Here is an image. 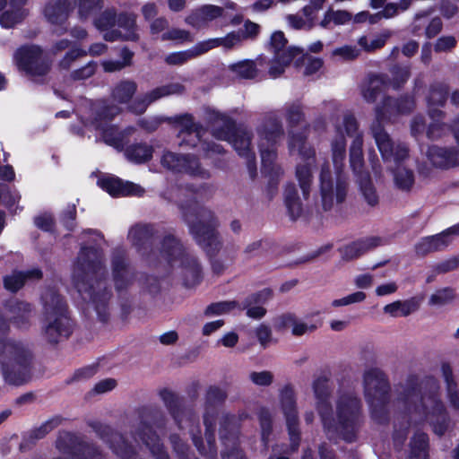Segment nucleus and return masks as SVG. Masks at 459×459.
<instances>
[{
  "label": "nucleus",
  "instance_id": "nucleus-42",
  "mask_svg": "<svg viewBox=\"0 0 459 459\" xmlns=\"http://www.w3.org/2000/svg\"><path fill=\"white\" fill-rule=\"evenodd\" d=\"M116 29L121 32L119 39L137 40L136 18L134 14L120 13L117 18Z\"/></svg>",
  "mask_w": 459,
  "mask_h": 459
},
{
  "label": "nucleus",
  "instance_id": "nucleus-27",
  "mask_svg": "<svg viewBox=\"0 0 459 459\" xmlns=\"http://www.w3.org/2000/svg\"><path fill=\"white\" fill-rule=\"evenodd\" d=\"M27 0H0V10H4L0 16V24L11 28L20 22L27 14L24 5Z\"/></svg>",
  "mask_w": 459,
  "mask_h": 459
},
{
  "label": "nucleus",
  "instance_id": "nucleus-64",
  "mask_svg": "<svg viewBox=\"0 0 459 459\" xmlns=\"http://www.w3.org/2000/svg\"><path fill=\"white\" fill-rule=\"evenodd\" d=\"M459 267V256L450 257L433 265L435 274L445 273Z\"/></svg>",
  "mask_w": 459,
  "mask_h": 459
},
{
  "label": "nucleus",
  "instance_id": "nucleus-19",
  "mask_svg": "<svg viewBox=\"0 0 459 459\" xmlns=\"http://www.w3.org/2000/svg\"><path fill=\"white\" fill-rule=\"evenodd\" d=\"M459 236V223L442 232L420 238L414 247L418 255L424 256L429 253L445 250Z\"/></svg>",
  "mask_w": 459,
  "mask_h": 459
},
{
  "label": "nucleus",
  "instance_id": "nucleus-9",
  "mask_svg": "<svg viewBox=\"0 0 459 459\" xmlns=\"http://www.w3.org/2000/svg\"><path fill=\"white\" fill-rule=\"evenodd\" d=\"M332 425L338 429L336 435L330 439L342 437L351 442L355 439L356 430L361 415V403L357 395L351 392L342 393L336 403V418L328 410Z\"/></svg>",
  "mask_w": 459,
  "mask_h": 459
},
{
  "label": "nucleus",
  "instance_id": "nucleus-59",
  "mask_svg": "<svg viewBox=\"0 0 459 459\" xmlns=\"http://www.w3.org/2000/svg\"><path fill=\"white\" fill-rule=\"evenodd\" d=\"M444 118V116L437 119V117L435 119H431L432 122L429 124V126L427 128L426 134L429 139L430 140H437L443 137L446 132L449 130V126L443 123L442 120Z\"/></svg>",
  "mask_w": 459,
  "mask_h": 459
},
{
  "label": "nucleus",
  "instance_id": "nucleus-41",
  "mask_svg": "<svg viewBox=\"0 0 459 459\" xmlns=\"http://www.w3.org/2000/svg\"><path fill=\"white\" fill-rule=\"evenodd\" d=\"M441 371L446 383L448 402L453 408L459 410V389L454 377L452 367L447 363L443 364Z\"/></svg>",
  "mask_w": 459,
  "mask_h": 459
},
{
  "label": "nucleus",
  "instance_id": "nucleus-3",
  "mask_svg": "<svg viewBox=\"0 0 459 459\" xmlns=\"http://www.w3.org/2000/svg\"><path fill=\"white\" fill-rule=\"evenodd\" d=\"M399 401L407 408L414 422L429 423L437 435H443L446 430L449 419L436 393L421 394L416 387H408L400 394Z\"/></svg>",
  "mask_w": 459,
  "mask_h": 459
},
{
  "label": "nucleus",
  "instance_id": "nucleus-37",
  "mask_svg": "<svg viewBox=\"0 0 459 459\" xmlns=\"http://www.w3.org/2000/svg\"><path fill=\"white\" fill-rule=\"evenodd\" d=\"M393 174L394 186L402 191H410L415 182L414 172L412 169L403 165V162L394 164V168H390Z\"/></svg>",
  "mask_w": 459,
  "mask_h": 459
},
{
  "label": "nucleus",
  "instance_id": "nucleus-28",
  "mask_svg": "<svg viewBox=\"0 0 459 459\" xmlns=\"http://www.w3.org/2000/svg\"><path fill=\"white\" fill-rule=\"evenodd\" d=\"M390 78L387 74H375L360 86V94L365 101L373 103L381 92L389 89Z\"/></svg>",
  "mask_w": 459,
  "mask_h": 459
},
{
  "label": "nucleus",
  "instance_id": "nucleus-54",
  "mask_svg": "<svg viewBox=\"0 0 459 459\" xmlns=\"http://www.w3.org/2000/svg\"><path fill=\"white\" fill-rule=\"evenodd\" d=\"M152 235V228L148 225H136L131 228L128 237L133 245L142 247L145 245Z\"/></svg>",
  "mask_w": 459,
  "mask_h": 459
},
{
  "label": "nucleus",
  "instance_id": "nucleus-58",
  "mask_svg": "<svg viewBox=\"0 0 459 459\" xmlns=\"http://www.w3.org/2000/svg\"><path fill=\"white\" fill-rule=\"evenodd\" d=\"M238 305L236 301H222L212 303L206 307L204 310V315L207 316L224 315L232 311L238 307Z\"/></svg>",
  "mask_w": 459,
  "mask_h": 459
},
{
  "label": "nucleus",
  "instance_id": "nucleus-8",
  "mask_svg": "<svg viewBox=\"0 0 459 459\" xmlns=\"http://www.w3.org/2000/svg\"><path fill=\"white\" fill-rule=\"evenodd\" d=\"M182 209L185 221L198 244L207 254H215L221 247V242L215 232L217 221L212 212L204 208L196 209L195 206L186 208L182 205Z\"/></svg>",
  "mask_w": 459,
  "mask_h": 459
},
{
  "label": "nucleus",
  "instance_id": "nucleus-47",
  "mask_svg": "<svg viewBox=\"0 0 459 459\" xmlns=\"http://www.w3.org/2000/svg\"><path fill=\"white\" fill-rule=\"evenodd\" d=\"M392 34V31L385 30L378 34L361 36L358 44L365 51L372 52L383 48Z\"/></svg>",
  "mask_w": 459,
  "mask_h": 459
},
{
  "label": "nucleus",
  "instance_id": "nucleus-51",
  "mask_svg": "<svg viewBox=\"0 0 459 459\" xmlns=\"http://www.w3.org/2000/svg\"><path fill=\"white\" fill-rule=\"evenodd\" d=\"M230 71L242 79H254L258 74L256 65L252 60H243L230 65Z\"/></svg>",
  "mask_w": 459,
  "mask_h": 459
},
{
  "label": "nucleus",
  "instance_id": "nucleus-4",
  "mask_svg": "<svg viewBox=\"0 0 459 459\" xmlns=\"http://www.w3.org/2000/svg\"><path fill=\"white\" fill-rule=\"evenodd\" d=\"M32 355L28 345L0 337V364L4 379L9 385H20L30 375Z\"/></svg>",
  "mask_w": 459,
  "mask_h": 459
},
{
  "label": "nucleus",
  "instance_id": "nucleus-49",
  "mask_svg": "<svg viewBox=\"0 0 459 459\" xmlns=\"http://www.w3.org/2000/svg\"><path fill=\"white\" fill-rule=\"evenodd\" d=\"M140 437L157 459H169L162 445L160 443L159 437L152 433L151 428L144 427L143 432L140 434Z\"/></svg>",
  "mask_w": 459,
  "mask_h": 459
},
{
  "label": "nucleus",
  "instance_id": "nucleus-56",
  "mask_svg": "<svg viewBox=\"0 0 459 459\" xmlns=\"http://www.w3.org/2000/svg\"><path fill=\"white\" fill-rule=\"evenodd\" d=\"M391 73L392 77H389V89L392 88L394 90L401 89L411 75L410 68L408 66H396L393 68Z\"/></svg>",
  "mask_w": 459,
  "mask_h": 459
},
{
  "label": "nucleus",
  "instance_id": "nucleus-21",
  "mask_svg": "<svg viewBox=\"0 0 459 459\" xmlns=\"http://www.w3.org/2000/svg\"><path fill=\"white\" fill-rule=\"evenodd\" d=\"M163 167L179 172H186L194 177L209 178V172L201 169L195 157L191 155H178L173 152H165L161 158Z\"/></svg>",
  "mask_w": 459,
  "mask_h": 459
},
{
  "label": "nucleus",
  "instance_id": "nucleus-32",
  "mask_svg": "<svg viewBox=\"0 0 459 459\" xmlns=\"http://www.w3.org/2000/svg\"><path fill=\"white\" fill-rule=\"evenodd\" d=\"M321 323H312L308 318L302 320L295 315L286 314L279 318L278 327L281 329H290L291 333L295 336H301L307 333H312L320 326Z\"/></svg>",
  "mask_w": 459,
  "mask_h": 459
},
{
  "label": "nucleus",
  "instance_id": "nucleus-44",
  "mask_svg": "<svg viewBox=\"0 0 459 459\" xmlns=\"http://www.w3.org/2000/svg\"><path fill=\"white\" fill-rule=\"evenodd\" d=\"M102 438L105 442L110 444L111 449L118 456L127 459L131 453V447L126 443L124 437L117 432H113L109 428L105 427Z\"/></svg>",
  "mask_w": 459,
  "mask_h": 459
},
{
  "label": "nucleus",
  "instance_id": "nucleus-20",
  "mask_svg": "<svg viewBox=\"0 0 459 459\" xmlns=\"http://www.w3.org/2000/svg\"><path fill=\"white\" fill-rule=\"evenodd\" d=\"M279 403L286 418L290 440L295 448L298 446L299 428L295 392L292 386L287 385L280 389Z\"/></svg>",
  "mask_w": 459,
  "mask_h": 459
},
{
  "label": "nucleus",
  "instance_id": "nucleus-10",
  "mask_svg": "<svg viewBox=\"0 0 459 459\" xmlns=\"http://www.w3.org/2000/svg\"><path fill=\"white\" fill-rule=\"evenodd\" d=\"M121 109L116 105L101 102L94 106L91 117L85 125L98 132L102 141L117 150L124 147V134L111 125V120L120 113Z\"/></svg>",
  "mask_w": 459,
  "mask_h": 459
},
{
  "label": "nucleus",
  "instance_id": "nucleus-26",
  "mask_svg": "<svg viewBox=\"0 0 459 459\" xmlns=\"http://www.w3.org/2000/svg\"><path fill=\"white\" fill-rule=\"evenodd\" d=\"M384 239L379 237H367L352 242L341 249L342 258L346 261L357 259L364 254L380 247Z\"/></svg>",
  "mask_w": 459,
  "mask_h": 459
},
{
  "label": "nucleus",
  "instance_id": "nucleus-23",
  "mask_svg": "<svg viewBox=\"0 0 459 459\" xmlns=\"http://www.w3.org/2000/svg\"><path fill=\"white\" fill-rule=\"evenodd\" d=\"M184 91V86L180 83H169L152 89L143 96L134 100L129 108L135 114L143 113L149 105L160 100L161 98L170 95L180 94Z\"/></svg>",
  "mask_w": 459,
  "mask_h": 459
},
{
  "label": "nucleus",
  "instance_id": "nucleus-62",
  "mask_svg": "<svg viewBox=\"0 0 459 459\" xmlns=\"http://www.w3.org/2000/svg\"><path fill=\"white\" fill-rule=\"evenodd\" d=\"M259 421L261 427L262 441L264 444V446H266L269 441V436L272 432V419L270 412L267 410L262 409L260 411Z\"/></svg>",
  "mask_w": 459,
  "mask_h": 459
},
{
  "label": "nucleus",
  "instance_id": "nucleus-5",
  "mask_svg": "<svg viewBox=\"0 0 459 459\" xmlns=\"http://www.w3.org/2000/svg\"><path fill=\"white\" fill-rule=\"evenodd\" d=\"M207 119L212 124L214 137L230 143L236 152L247 159L248 169L252 174L255 170V154L249 148V132L242 128L236 129L233 121L230 117L215 110L207 112Z\"/></svg>",
  "mask_w": 459,
  "mask_h": 459
},
{
  "label": "nucleus",
  "instance_id": "nucleus-60",
  "mask_svg": "<svg viewBox=\"0 0 459 459\" xmlns=\"http://www.w3.org/2000/svg\"><path fill=\"white\" fill-rule=\"evenodd\" d=\"M160 39L161 40H172L178 43L192 42L194 40L189 31L178 28L168 30L161 35Z\"/></svg>",
  "mask_w": 459,
  "mask_h": 459
},
{
  "label": "nucleus",
  "instance_id": "nucleus-30",
  "mask_svg": "<svg viewBox=\"0 0 459 459\" xmlns=\"http://www.w3.org/2000/svg\"><path fill=\"white\" fill-rule=\"evenodd\" d=\"M223 9L212 5L205 4L193 11L185 22L195 29L205 27L210 22L222 15Z\"/></svg>",
  "mask_w": 459,
  "mask_h": 459
},
{
  "label": "nucleus",
  "instance_id": "nucleus-13",
  "mask_svg": "<svg viewBox=\"0 0 459 459\" xmlns=\"http://www.w3.org/2000/svg\"><path fill=\"white\" fill-rule=\"evenodd\" d=\"M365 398L370 407L372 418L382 422L387 413L389 385L384 374L371 368L364 374Z\"/></svg>",
  "mask_w": 459,
  "mask_h": 459
},
{
  "label": "nucleus",
  "instance_id": "nucleus-31",
  "mask_svg": "<svg viewBox=\"0 0 459 459\" xmlns=\"http://www.w3.org/2000/svg\"><path fill=\"white\" fill-rule=\"evenodd\" d=\"M67 0H51L44 9V16L54 26L57 33L65 30L62 26L68 18L69 9L66 6Z\"/></svg>",
  "mask_w": 459,
  "mask_h": 459
},
{
  "label": "nucleus",
  "instance_id": "nucleus-22",
  "mask_svg": "<svg viewBox=\"0 0 459 459\" xmlns=\"http://www.w3.org/2000/svg\"><path fill=\"white\" fill-rule=\"evenodd\" d=\"M315 396L317 400V409L322 419L324 430L327 437H333L336 435L338 429L332 425V419L328 415L330 395V385L328 380L325 377H319L313 383Z\"/></svg>",
  "mask_w": 459,
  "mask_h": 459
},
{
  "label": "nucleus",
  "instance_id": "nucleus-45",
  "mask_svg": "<svg viewBox=\"0 0 459 459\" xmlns=\"http://www.w3.org/2000/svg\"><path fill=\"white\" fill-rule=\"evenodd\" d=\"M10 311L13 314L12 321L14 325L21 329L28 327L31 313L30 304L22 301H13L10 304Z\"/></svg>",
  "mask_w": 459,
  "mask_h": 459
},
{
  "label": "nucleus",
  "instance_id": "nucleus-40",
  "mask_svg": "<svg viewBox=\"0 0 459 459\" xmlns=\"http://www.w3.org/2000/svg\"><path fill=\"white\" fill-rule=\"evenodd\" d=\"M351 19L352 15L348 11L328 8L324 13V16L319 22V26L324 29L332 30L335 26L348 24Z\"/></svg>",
  "mask_w": 459,
  "mask_h": 459
},
{
  "label": "nucleus",
  "instance_id": "nucleus-39",
  "mask_svg": "<svg viewBox=\"0 0 459 459\" xmlns=\"http://www.w3.org/2000/svg\"><path fill=\"white\" fill-rule=\"evenodd\" d=\"M203 54L204 53L203 51L201 42H198L194 47L186 50L169 53L164 57V61L168 65L179 66Z\"/></svg>",
  "mask_w": 459,
  "mask_h": 459
},
{
  "label": "nucleus",
  "instance_id": "nucleus-17",
  "mask_svg": "<svg viewBox=\"0 0 459 459\" xmlns=\"http://www.w3.org/2000/svg\"><path fill=\"white\" fill-rule=\"evenodd\" d=\"M415 108L412 97L405 95L399 99L385 97L375 108V120L379 123L394 122L398 116L408 115Z\"/></svg>",
  "mask_w": 459,
  "mask_h": 459
},
{
  "label": "nucleus",
  "instance_id": "nucleus-16",
  "mask_svg": "<svg viewBox=\"0 0 459 459\" xmlns=\"http://www.w3.org/2000/svg\"><path fill=\"white\" fill-rule=\"evenodd\" d=\"M270 48L273 52V59L269 67L270 76H280L291 61L301 56V50L295 47H287V39L282 31H275L271 36Z\"/></svg>",
  "mask_w": 459,
  "mask_h": 459
},
{
  "label": "nucleus",
  "instance_id": "nucleus-24",
  "mask_svg": "<svg viewBox=\"0 0 459 459\" xmlns=\"http://www.w3.org/2000/svg\"><path fill=\"white\" fill-rule=\"evenodd\" d=\"M425 156L433 167L438 169L459 166V149L432 144L428 146Z\"/></svg>",
  "mask_w": 459,
  "mask_h": 459
},
{
  "label": "nucleus",
  "instance_id": "nucleus-29",
  "mask_svg": "<svg viewBox=\"0 0 459 459\" xmlns=\"http://www.w3.org/2000/svg\"><path fill=\"white\" fill-rule=\"evenodd\" d=\"M117 14L113 9H106L94 19L95 27L103 33L107 41L120 39L121 32L116 29Z\"/></svg>",
  "mask_w": 459,
  "mask_h": 459
},
{
  "label": "nucleus",
  "instance_id": "nucleus-63",
  "mask_svg": "<svg viewBox=\"0 0 459 459\" xmlns=\"http://www.w3.org/2000/svg\"><path fill=\"white\" fill-rule=\"evenodd\" d=\"M250 381L259 386H268L273 381V375L270 371H252L249 374Z\"/></svg>",
  "mask_w": 459,
  "mask_h": 459
},
{
  "label": "nucleus",
  "instance_id": "nucleus-11",
  "mask_svg": "<svg viewBox=\"0 0 459 459\" xmlns=\"http://www.w3.org/2000/svg\"><path fill=\"white\" fill-rule=\"evenodd\" d=\"M289 150L291 154L298 153L299 161L296 167V178L304 199H307L313 183V169L316 165V152L306 142L302 134L289 133Z\"/></svg>",
  "mask_w": 459,
  "mask_h": 459
},
{
  "label": "nucleus",
  "instance_id": "nucleus-14",
  "mask_svg": "<svg viewBox=\"0 0 459 459\" xmlns=\"http://www.w3.org/2000/svg\"><path fill=\"white\" fill-rule=\"evenodd\" d=\"M369 132L385 163L398 164L404 162L409 158L407 145L401 142H394L385 130L382 123L373 121Z\"/></svg>",
  "mask_w": 459,
  "mask_h": 459
},
{
  "label": "nucleus",
  "instance_id": "nucleus-48",
  "mask_svg": "<svg viewBox=\"0 0 459 459\" xmlns=\"http://www.w3.org/2000/svg\"><path fill=\"white\" fill-rule=\"evenodd\" d=\"M428 457V437L425 433L417 432L410 442V452L408 459H427Z\"/></svg>",
  "mask_w": 459,
  "mask_h": 459
},
{
  "label": "nucleus",
  "instance_id": "nucleus-52",
  "mask_svg": "<svg viewBox=\"0 0 459 459\" xmlns=\"http://www.w3.org/2000/svg\"><path fill=\"white\" fill-rule=\"evenodd\" d=\"M137 84L133 81H123L113 90V99L119 103L127 102L135 93Z\"/></svg>",
  "mask_w": 459,
  "mask_h": 459
},
{
  "label": "nucleus",
  "instance_id": "nucleus-18",
  "mask_svg": "<svg viewBox=\"0 0 459 459\" xmlns=\"http://www.w3.org/2000/svg\"><path fill=\"white\" fill-rule=\"evenodd\" d=\"M15 59L19 68L33 77L44 75L49 69L48 60L37 46L20 48L15 55Z\"/></svg>",
  "mask_w": 459,
  "mask_h": 459
},
{
  "label": "nucleus",
  "instance_id": "nucleus-61",
  "mask_svg": "<svg viewBox=\"0 0 459 459\" xmlns=\"http://www.w3.org/2000/svg\"><path fill=\"white\" fill-rule=\"evenodd\" d=\"M332 56L340 61H351L359 56V50L355 46L345 45L335 48Z\"/></svg>",
  "mask_w": 459,
  "mask_h": 459
},
{
  "label": "nucleus",
  "instance_id": "nucleus-6",
  "mask_svg": "<svg viewBox=\"0 0 459 459\" xmlns=\"http://www.w3.org/2000/svg\"><path fill=\"white\" fill-rule=\"evenodd\" d=\"M258 148L261 154L262 171L267 175H279L281 168L276 164V144L283 136L280 117L267 114L257 129Z\"/></svg>",
  "mask_w": 459,
  "mask_h": 459
},
{
  "label": "nucleus",
  "instance_id": "nucleus-15",
  "mask_svg": "<svg viewBox=\"0 0 459 459\" xmlns=\"http://www.w3.org/2000/svg\"><path fill=\"white\" fill-rule=\"evenodd\" d=\"M369 132L385 163L398 164L404 162L409 158L407 145L401 142H394L385 130L382 123L373 121Z\"/></svg>",
  "mask_w": 459,
  "mask_h": 459
},
{
  "label": "nucleus",
  "instance_id": "nucleus-57",
  "mask_svg": "<svg viewBox=\"0 0 459 459\" xmlns=\"http://www.w3.org/2000/svg\"><path fill=\"white\" fill-rule=\"evenodd\" d=\"M367 295L361 290L350 293L342 298L335 299L331 302L333 307H347L353 304L362 303L366 300Z\"/></svg>",
  "mask_w": 459,
  "mask_h": 459
},
{
  "label": "nucleus",
  "instance_id": "nucleus-34",
  "mask_svg": "<svg viewBox=\"0 0 459 459\" xmlns=\"http://www.w3.org/2000/svg\"><path fill=\"white\" fill-rule=\"evenodd\" d=\"M113 278L117 291L127 289L133 282L134 273L123 257H116L112 262Z\"/></svg>",
  "mask_w": 459,
  "mask_h": 459
},
{
  "label": "nucleus",
  "instance_id": "nucleus-50",
  "mask_svg": "<svg viewBox=\"0 0 459 459\" xmlns=\"http://www.w3.org/2000/svg\"><path fill=\"white\" fill-rule=\"evenodd\" d=\"M126 158L135 163H143L152 156V148L148 144L138 143L128 147L126 151Z\"/></svg>",
  "mask_w": 459,
  "mask_h": 459
},
{
  "label": "nucleus",
  "instance_id": "nucleus-43",
  "mask_svg": "<svg viewBox=\"0 0 459 459\" xmlns=\"http://www.w3.org/2000/svg\"><path fill=\"white\" fill-rule=\"evenodd\" d=\"M41 272L39 269H33L26 273L13 272L12 274L4 278V288L12 292L20 290L26 280L41 278Z\"/></svg>",
  "mask_w": 459,
  "mask_h": 459
},
{
  "label": "nucleus",
  "instance_id": "nucleus-12",
  "mask_svg": "<svg viewBox=\"0 0 459 459\" xmlns=\"http://www.w3.org/2000/svg\"><path fill=\"white\" fill-rule=\"evenodd\" d=\"M152 255H157L160 263L167 264L172 269L181 268L182 271H186V274L192 278V281H186V285L190 286L197 281L199 268L195 259L185 253L182 244L173 235L165 236L160 242L158 254L153 252Z\"/></svg>",
  "mask_w": 459,
  "mask_h": 459
},
{
  "label": "nucleus",
  "instance_id": "nucleus-2",
  "mask_svg": "<svg viewBox=\"0 0 459 459\" xmlns=\"http://www.w3.org/2000/svg\"><path fill=\"white\" fill-rule=\"evenodd\" d=\"M103 275L102 253L95 247H83L74 270V280L82 299L96 311L101 321L108 318L111 297Z\"/></svg>",
  "mask_w": 459,
  "mask_h": 459
},
{
  "label": "nucleus",
  "instance_id": "nucleus-46",
  "mask_svg": "<svg viewBox=\"0 0 459 459\" xmlns=\"http://www.w3.org/2000/svg\"><path fill=\"white\" fill-rule=\"evenodd\" d=\"M284 201L290 217L296 220L303 212V204L298 195V191L294 185H288L284 192Z\"/></svg>",
  "mask_w": 459,
  "mask_h": 459
},
{
  "label": "nucleus",
  "instance_id": "nucleus-7",
  "mask_svg": "<svg viewBox=\"0 0 459 459\" xmlns=\"http://www.w3.org/2000/svg\"><path fill=\"white\" fill-rule=\"evenodd\" d=\"M44 307V333L50 342H57L69 336L72 323L66 315V306L55 290H47L42 295Z\"/></svg>",
  "mask_w": 459,
  "mask_h": 459
},
{
  "label": "nucleus",
  "instance_id": "nucleus-38",
  "mask_svg": "<svg viewBox=\"0 0 459 459\" xmlns=\"http://www.w3.org/2000/svg\"><path fill=\"white\" fill-rule=\"evenodd\" d=\"M420 303L415 298L406 300H396L384 307V312L393 317L407 316L415 312Z\"/></svg>",
  "mask_w": 459,
  "mask_h": 459
},
{
  "label": "nucleus",
  "instance_id": "nucleus-36",
  "mask_svg": "<svg viewBox=\"0 0 459 459\" xmlns=\"http://www.w3.org/2000/svg\"><path fill=\"white\" fill-rule=\"evenodd\" d=\"M243 40V33H241L240 31H232L227 34L225 37L209 39L201 41V45L203 48V51L205 54L209 50L218 47H222L225 49H231L240 45Z\"/></svg>",
  "mask_w": 459,
  "mask_h": 459
},
{
  "label": "nucleus",
  "instance_id": "nucleus-25",
  "mask_svg": "<svg viewBox=\"0 0 459 459\" xmlns=\"http://www.w3.org/2000/svg\"><path fill=\"white\" fill-rule=\"evenodd\" d=\"M98 186L115 197L124 195L142 196L144 194V189L141 186L114 177L99 178Z\"/></svg>",
  "mask_w": 459,
  "mask_h": 459
},
{
  "label": "nucleus",
  "instance_id": "nucleus-53",
  "mask_svg": "<svg viewBox=\"0 0 459 459\" xmlns=\"http://www.w3.org/2000/svg\"><path fill=\"white\" fill-rule=\"evenodd\" d=\"M75 4L79 18L85 20L104 6V0H75Z\"/></svg>",
  "mask_w": 459,
  "mask_h": 459
},
{
  "label": "nucleus",
  "instance_id": "nucleus-35",
  "mask_svg": "<svg viewBox=\"0 0 459 459\" xmlns=\"http://www.w3.org/2000/svg\"><path fill=\"white\" fill-rule=\"evenodd\" d=\"M179 136L186 144L196 145L200 142L202 135V127L193 121L190 115H184L178 118Z\"/></svg>",
  "mask_w": 459,
  "mask_h": 459
},
{
  "label": "nucleus",
  "instance_id": "nucleus-33",
  "mask_svg": "<svg viewBox=\"0 0 459 459\" xmlns=\"http://www.w3.org/2000/svg\"><path fill=\"white\" fill-rule=\"evenodd\" d=\"M447 97V88L443 84L432 85L426 97L428 113L430 119L441 118L444 115L443 111L439 109L443 107Z\"/></svg>",
  "mask_w": 459,
  "mask_h": 459
},
{
  "label": "nucleus",
  "instance_id": "nucleus-1",
  "mask_svg": "<svg viewBox=\"0 0 459 459\" xmlns=\"http://www.w3.org/2000/svg\"><path fill=\"white\" fill-rule=\"evenodd\" d=\"M333 135L331 140V154L333 171L328 162L321 166L319 188L321 203L325 211L331 209L335 203L342 202L348 190L349 181L345 172L346 136L352 139L350 152V167L357 178L360 192L370 206L378 203V195L365 170L363 155V132L359 129V123L351 112H344L333 123Z\"/></svg>",
  "mask_w": 459,
  "mask_h": 459
},
{
  "label": "nucleus",
  "instance_id": "nucleus-55",
  "mask_svg": "<svg viewBox=\"0 0 459 459\" xmlns=\"http://www.w3.org/2000/svg\"><path fill=\"white\" fill-rule=\"evenodd\" d=\"M455 299V291L450 287L437 290L429 299V304L434 307H442L451 303Z\"/></svg>",
  "mask_w": 459,
  "mask_h": 459
}]
</instances>
